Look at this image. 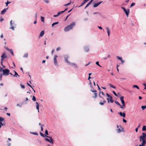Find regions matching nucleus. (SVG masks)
I'll return each instance as SVG.
<instances>
[{"instance_id":"nucleus-1","label":"nucleus","mask_w":146,"mask_h":146,"mask_svg":"<svg viewBox=\"0 0 146 146\" xmlns=\"http://www.w3.org/2000/svg\"><path fill=\"white\" fill-rule=\"evenodd\" d=\"M40 134L41 136L43 137H46L49 139L48 138H44V139L45 141L49 142L50 143H51L52 144H53L54 143V140L51 137L46 135L45 134H44L43 133L41 132H40Z\"/></svg>"},{"instance_id":"nucleus-2","label":"nucleus","mask_w":146,"mask_h":146,"mask_svg":"<svg viewBox=\"0 0 146 146\" xmlns=\"http://www.w3.org/2000/svg\"><path fill=\"white\" fill-rule=\"evenodd\" d=\"M75 23L74 22H72L70 25L64 28V31L65 32H67L72 29L73 27L75 26Z\"/></svg>"},{"instance_id":"nucleus-3","label":"nucleus","mask_w":146,"mask_h":146,"mask_svg":"<svg viewBox=\"0 0 146 146\" xmlns=\"http://www.w3.org/2000/svg\"><path fill=\"white\" fill-rule=\"evenodd\" d=\"M10 70L7 69H4L3 70V75L7 76H8L9 74Z\"/></svg>"},{"instance_id":"nucleus-4","label":"nucleus","mask_w":146,"mask_h":146,"mask_svg":"<svg viewBox=\"0 0 146 146\" xmlns=\"http://www.w3.org/2000/svg\"><path fill=\"white\" fill-rule=\"evenodd\" d=\"M121 8L123 10L126 15L127 17L130 12L129 9H126L124 7H121Z\"/></svg>"},{"instance_id":"nucleus-5","label":"nucleus","mask_w":146,"mask_h":146,"mask_svg":"<svg viewBox=\"0 0 146 146\" xmlns=\"http://www.w3.org/2000/svg\"><path fill=\"white\" fill-rule=\"evenodd\" d=\"M90 91L93 92H95L94 93V96H93L92 97L94 99H95L96 98L97 96V94L96 93L97 92V91L96 90H91Z\"/></svg>"},{"instance_id":"nucleus-6","label":"nucleus","mask_w":146,"mask_h":146,"mask_svg":"<svg viewBox=\"0 0 146 146\" xmlns=\"http://www.w3.org/2000/svg\"><path fill=\"white\" fill-rule=\"evenodd\" d=\"M124 96H122L120 97V100L121 102V103L122 104V106L123 108L125 106V103L124 101L123 100Z\"/></svg>"},{"instance_id":"nucleus-7","label":"nucleus","mask_w":146,"mask_h":146,"mask_svg":"<svg viewBox=\"0 0 146 146\" xmlns=\"http://www.w3.org/2000/svg\"><path fill=\"white\" fill-rule=\"evenodd\" d=\"M1 60L3 61L4 59L7 57V55L6 54L5 52H4L1 56Z\"/></svg>"},{"instance_id":"nucleus-8","label":"nucleus","mask_w":146,"mask_h":146,"mask_svg":"<svg viewBox=\"0 0 146 146\" xmlns=\"http://www.w3.org/2000/svg\"><path fill=\"white\" fill-rule=\"evenodd\" d=\"M69 57L68 55H65L64 56V58L65 62L67 63L68 64H70V62L68 60Z\"/></svg>"},{"instance_id":"nucleus-9","label":"nucleus","mask_w":146,"mask_h":146,"mask_svg":"<svg viewBox=\"0 0 146 146\" xmlns=\"http://www.w3.org/2000/svg\"><path fill=\"white\" fill-rule=\"evenodd\" d=\"M5 49L7 50V51H9L11 53V54L13 56H14V54L13 53V50L12 49H10L7 47H5Z\"/></svg>"},{"instance_id":"nucleus-10","label":"nucleus","mask_w":146,"mask_h":146,"mask_svg":"<svg viewBox=\"0 0 146 146\" xmlns=\"http://www.w3.org/2000/svg\"><path fill=\"white\" fill-rule=\"evenodd\" d=\"M58 57V56L56 55H55L54 56V64L55 66H57V60L56 58Z\"/></svg>"},{"instance_id":"nucleus-11","label":"nucleus","mask_w":146,"mask_h":146,"mask_svg":"<svg viewBox=\"0 0 146 146\" xmlns=\"http://www.w3.org/2000/svg\"><path fill=\"white\" fill-rule=\"evenodd\" d=\"M118 114H119L122 117H125L126 114L124 112L122 113L121 112H120L118 113Z\"/></svg>"},{"instance_id":"nucleus-12","label":"nucleus","mask_w":146,"mask_h":146,"mask_svg":"<svg viewBox=\"0 0 146 146\" xmlns=\"http://www.w3.org/2000/svg\"><path fill=\"white\" fill-rule=\"evenodd\" d=\"M102 1H100L98 3H95L93 5V7H96L98 6L100 4H101L102 2Z\"/></svg>"},{"instance_id":"nucleus-13","label":"nucleus","mask_w":146,"mask_h":146,"mask_svg":"<svg viewBox=\"0 0 146 146\" xmlns=\"http://www.w3.org/2000/svg\"><path fill=\"white\" fill-rule=\"evenodd\" d=\"M84 49L85 52H88L90 50L88 46H84Z\"/></svg>"},{"instance_id":"nucleus-14","label":"nucleus","mask_w":146,"mask_h":146,"mask_svg":"<svg viewBox=\"0 0 146 146\" xmlns=\"http://www.w3.org/2000/svg\"><path fill=\"white\" fill-rule=\"evenodd\" d=\"M117 58L118 59L120 60L121 61L122 64H123L124 62L125 61L123 60L122 58L121 57L117 56Z\"/></svg>"},{"instance_id":"nucleus-15","label":"nucleus","mask_w":146,"mask_h":146,"mask_svg":"<svg viewBox=\"0 0 146 146\" xmlns=\"http://www.w3.org/2000/svg\"><path fill=\"white\" fill-rule=\"evenodd\" d=\"M114 102L116 104L119 106L120 108H121L123 109V108L122 106L117 101H114Z\"/></svg>"},{"instance_id":"nucleus-16","label":"nucleus","mask_w":146,"mask_h":146,"mask_svg":"<svg viewBox=\"0 0 146 146\" xmlns=\"http://www.w3.org/2000/svg\"><path fill=\"white\" fill-rule=\"evenodd\" d=\"M8 8H5L1 12V14L2 15L4 14L8 9Z\"/></svg>"},{"instance_id":"nucleus-17","label":"nucleus","mask_w":146,"mask_h":146,"mask_svg":"<svg viewBox=\"0 0 146 146\" xmlns=\"http://www.w3.org/2000/svg\"><path fill=\"white\" fill-rule=\"evenodd\" d=\"M89 0H84L83 2L82 3V4L79 6L78 7H80L82 6L83 5H84V4H85Z\"/></svg>"},{"instance_id":"nucleus-18","label":"nucleus","mask_w":146,"mask_h":146,"mask_svg":"<svg viewBox=\"0 0 146 146\" xmlns=\"http://www.w3.org/2000/svg\"><path fill=\"white\" fill-rule=\"evenodd\" d=\"M13 21L12 20H11L10 22V25L11 26H16V25L15 24V22L13 21V23H12Z\"/></svg>"},{"instance_id":"nucleus-19","label":"nucleus","mask_w":146,"mask_h":146,"mask_svg":"<svg viewBox=\"0 0 146 146\" xmlns=\"http://www.w3.org/2000/svg\"><path fill=\"white\" fill-rule=\"evenodd\" d=\"M15 72V74L13 75V77H19V75L18 74L17 72L15 71H14Z\"/></svg>"},{"instance_id":"nucleus-20","label":"nucleus","mask_w":146,"mask_h":146,"mask_svg":"<svg viewBox=\"0 0 146 146\" xmlns=\"http://www.w3.org/2000/svg\"><path fill=\"white\" fill-rule=\"evenodd\" d=\"M106 29L107 30V33L108 36H109L110 35V30L108 27H106Z\"/></svg>"},{"instance_id":"nucleus-21","label":"nucleus","mask_w":146,"mask_h":146,"mask_svg":"<svg viewBox=\"0 0 146 146\" xmlns=\"http://www.w3.org/2000/svg\"><path fill=\"white\" fill-rule=\"evenodd\" d=\"M44 34V30L42 31L40 33V35H39V36L42 37L43 36Z\"/></svg>"},{"instance_id":"nucleus-22","label":"nucleus","mask_w":146,"mask_h":146,"mask_svg":"<svg viewBox=\"0 0 146 146\" xmlns=\"http://www.w3.org/2000/svg\"><path fill=\"white\" fill-rule=\"evenodd\" d=\"M36 109L38 110V112H39V105L38 103L37 102H36Z\"/></svg>"},{"instance_id":"nucleus-23","label":"nucleus","mask_w":146,"mask_h":146,"mask_svg":"<svg viewBox=\"0 0 146 146\" xmlns=\"http://www.w3.org/2000/svg\"><path fill=\"white\" fill-rule=\"evenodd\" d=\"M120 127L121 128L122 130H121L120 129H118L117 130V132L118 133H120L121 131H122V130H123V128H121V127L120 125Z\"/></svg>"},{"instance_id":"nucleus-24","label":"nucleus","mask_w":146,"mask_h":146,"mask_svg":"<svg viewBox=\"0 0 146 146\" xmlns=\"http://www.w3.org/2000/svg\"><path fill=\"white\" fill-rule=\"evenodd\" d=\"M142 131H146V125H144L142 128Z\"/></svg>"},{"instance_id":"nucleus-25","label":"nucleus","mask_w":146,"mask_h":146,"mask_svg":"<svg viewBox=\"0 0 146 146\" xmlns=\"http://www.w3.org/2000/svg\"><path fill=\"white\" fill-rule=\"evenodd\" d=\"M142 134L143 135L141 136H142V137L144 138L146 137V134L145 133H143Z\"/></svg>"},{"instance_id":"nucleus-26","label":"nucleus","mask_w":146,"mask_h":146,"mask_svg":"<svg viewBox=\"0 0 146 146\" xmlns=\"http://www.w3.org/2000/svg\"><path fill=\"white\" fill-rule=\"evenodd\" d=\"M58 22H54L52 24V27H53L54 25L58 24Z\"/></svg>"},{"instance_id":"nucleus-27","label":"nucleus","mask_w":146,"mask_h":146,"mask_svg":"<svg viewBox=\"0 0 146 146\" xmlns=\"http://www.w3.org/2000/svg\"><path fill=\"white\" fill-rule=\"evenodd\" d=\"M109 85L110 86V87L111 88H112L114 89L116 88V87L115 86H113V85L111 84H109Z\"/></svg>"},{"instance_id":"nucleus-28","label":"nucleus","mask_w":146,"mask_h":146,"mask_svg":"<svg viewBox=\"0 0 146 146\" xmlns=\"http://www.w3.org/2000/svg\"><path fill=\"white\" fill-rule=\"evenodd\" d=\"M30 133L31 134H33L36 135H38V134L36 132H30Z\"/></svg>"},{"instance_id":"nucleus-29","label":"nucleus","mask_w":146,"mask_h":146,"mask_svg":"<svg viewBox=\"0 0 146 146\" xmlns=\"http://www.w3.org/2000/svg\"><path fill=\"white\" fill-rule=\"evenodd\" d=\"M133 88H136L138 89H139V87L137 85H133Z\"/></svg>"},{"instance_id":"nucleus-30","label":"nucleus","mask_w":146,"mask_h":146,"mask_svg":"<svg viewBox=\"0 0 146 146\" xmlns=\"http://www.w3.org/2000/svg\"><path fill=\"white\" fill-rule=\"evenodd\" d=\"M110 102L111 103H113V102H114V100H113V99H112V97H110Z\"/></svg>"},{"instance_id":"nucleus-31","label":"nucleus","mask_w":146,"mask_h":146,"mask_svg":"<svg viewBox=\"0 0 146 146\" xmlns=\"http://www.w3.org/2000/svg\"><path fill=\"white\" fill-rule=\"evenodd\" d=\"M64 13V11H59L58 13L57 14L59 16L61 14L63 13Z\"/></svg>"},{"instance_id":"nucleus-32","label":"nucleus","mask_w":146,"mask_h":146,"mask_svg":"<svg viewBox=\"0 0 146 146\" xmlns=\"http://www.w3.org/2000/svg\"><path fill=\"white\" fill-rule=\"evenodd\" d=\"M91 3H90V2L87 4L86 7H85L84 9H86L87 7H88L89 5H90Z\"/></svg>"},{"instance_id":"nucleus-33","label":"nucleus","mask_w":146,"mask_h":146,"mask_svg":"<svg viewBox=\"0 0 146 146\" xmlns=\"http://www.w3.org/2000/svg\"><path fill=\"white\" fill-rule=\"evenodd\" d=\"M44 17H42V16H41V21L42 22H43L44 23Z\"/></svg>"},{"instance_id":"nucleus-34","label":"nucleus","mask_w":146,"mask_h":146,"mask_svg":"<svg viewBox=\"0 0 146 146\" xmlns=\"http://www.w3.org/2000/svg\"><path fill=\"white\" fill-rule=\"evenodd\" d=\"M141 108L143 110H144L146 108V106H142L141 107Z\"/></svg>"},{"instance_id":"nucleus-35","label":"nucleus","mask_w":146,"mask_h":146,"mask_svg":"<svg viewBox=\"0 0 146 146\" xmlns=\"http://www.w3.org/2000/svg\"><path fill=\"white\" fill-rule=\"evenodd\" d=\"M28 56V54L27 53H26L24 54V55L23 56V57L25 58H27Z\"/></svg>"},{"instance_id":"nucleus-36","label":"nucleus","mask_w":146,"mask_h":146,"mask_svg":"<svg viewBox=\"0 0 146 146\" xmlns=\"http://www.w3.org/2000/svg\"><path fill=\"white\" fill-rule=\"evenodd\" d=\"M135 5V3H132L131 4V5L130 6V8L132 7L133 6Z\"/></svg>"},{"instance_id":"nucleus-37","label":"nucleus","mask_w":146,"mask_h":146,"mask_svg":"<svg viewBox=\"0 0 146 146\" xmlns=\"http://www.w3.org/2000/svg\"><path fill=\"white\" fill-rule=\"evenodd\" d=\"M71 1H70V2L68 3L67 4H65L64 6H66V7H67L69 5H70V3H71Z\"/></svg>"},{"instance_id":"nucleus-38","label":"nucleus","mask_w":146,"mask_h":146,"mask_svg":"<svg viewBox=\"0 0 146 146\" xmlns=\"http://www.w3.org/2000/svg\"><path fill=\"white\" fill-rule=\"evenodd\" d=\"M4 118L2 117H0V121L2 122L4 120Z\"/></svg>"},{"instance_id":"nucleus-39","label":"nucleus","mask_w":146,"mask_h":146,"mask_svg":"<svg viewBox=\"0 0 146 146\" xmlns=\"http://www.w3.org/2000/svg\"><path fill=\"white\" fill-rule=\"evenodd\" d=\"M20 86H21V88L24 89L25 88V85H22L21 84H20Z\"/></svg>"},{"instance_id":"nucleus-40","label":"nucleus","mask_w":146,"mask_h":146,"mask_svg":"<svg viewBox=\"0 0 146 146\" xmlns=\"http://www.w3.org/2000/svg\"><path fill=\"white\" fill-rule=\"evenodd\" d=\"M71 64L72 65L74 66H75L76 67H77V66L76 65V64H75V63H70V64Z\"/></svg>"},{"instance_id":"nucleus-41","label":"nucleus","mask_w":146,"mask_h":146,"mask_svg":"<svg viewBox=\"0 0 146 146\" xmlns=\"http://www.w3.org/2000/svg\"><path fill=\"white\" fill-rule=\"evenodd\" d=\"M32 100L34 101H36V98L34 96H33V97Z\"/></svg>"},{"instance_id":"nucleus-42","label":"nucleus","mask_w":146,"mask_h":146,"mask_svg":"<svg viewBox=\"0 0 146 146\" xmlns=\"http://www.w3.org/2000/svg\"><path fill=\"white\" fill-rule=\"evenodd\" d=\"M45 135H47H47H48V131H47V129H46L45 130Z\"/></svg>"},{"instance_id":"nucleus-43","label":"nucleus","mask_w":146,"mask_h":146,"mask_svg":"<svg viewBox=\"0 0 146 146\" xmlns=\"http://www.w3.org/2000/svg\"><path fill=\"white\" fill-rule=\"evenodd\" d=\"M96 64L97 65H98V66H100V67H102L101 66H100V64H99V62H98V61H97V62H96Z\"/></svg>"},{"instance_id":"nucleus-44","label":"nucleus","mask_w":146,"mask_h":146,"mask_svg":"<svg viewBox=\"0 0 146 146\" xmlns=\"http://www.w3.org/2000/svg\"><path fill=\"white\" fill-rule=\"evenodd\" d=\"M3 75V74L2 73H0V81H1L2 80V77Z\"/></svg>"},{"instance_id":"nucleus-45","label":"nucleus","mask_w":146,"mask_h":146,"mask_svg":"<svg viewBox=\"0 0 146 146\" xmlns=\"http://www.w3.org/2000/svg\"><path fill=\"white\" fill-rule=\"evenodd\" d=\"M142 143L145 144V145L146 144V140H145V139H143L142 141Z\"/></svg>"},{"instance_id":"nucleus-46","label":"nucleus","mask_w":146,"mask_h":146,"mask_svg":"<svg viewBox=\"0 0 146 146\" xmlns=\"http://www.w3.org/2000/svg\"><path fill=\"white\" fill-rule=\"evenodd\" d=\"M89 84L90 85V87H92V83L91 82V80H89Z\"/></svg>"},{"instance_id":"nucleus-47","label":"nucleus","mask_w":146,"mask_h":146,"mask_svg":"<svg viewBox=\"0 0 146 146\" xmlns=\"http://www.w3.org/2000/svg\"><path fill=\"white\" fill-rule=\"evenodd\" d=\"M112 92L113 93V94H114L116 96H118L117 95V94H116V93H115V92L114 91H112Z\"/></svg>"},{"instance_id":"nucleus-48","label":"nucleus","mask_w":146,"mask_h":146,"mask_svg":"<svg viewBox=\"0 0 146 146\" xmlns=\"http://www.w3.org/2000/svg\"><path fill=\"white\" fill-rule=\"evenodd\" d=\"M10 3H11L10 2H9L8 1L7 2L5 3V4H6V6H7L8 5V4Z\"/></svg>"},{"instance_id":"nucleus-49","label":"nucleus","mask_w":146,"mask_h":146,"mask_svg":"<svg viewBox=\"0 0 146 146\" xmlns=\"http://www.w3.org/2000/svg\"><path fill=\"white\" fill-rule=\"evenodd\" d=\"M106 96H107V97H108L109 98L111 97V96H110L108 93H106Z\"/></svg>"},{"instance_id":"nucleus-50","label":"nucleus","mask_w":146,"mask_h":146,"mask_svg":"<svg viewBox=\"0 0 146 146\" xmlns=\"http://www.w3.org/2000/svg\"><path fill=\"white\" fill-rule=\"evenodd\" d=\"M145 144L143 143H141V144H140L139 146H145Z\"/></svg>"},{"instance_id":"nucleus-51","label":"nucleus","mask_w":146,"mask_h":146,"mask_svg":"<svg viewBox=\"0 0 146 146\" xmlns=\"http://www.w3.org/2000/svg\"><path fill=\"white\" fill-rule=\"evenodd\" d=\"M14 26H11V27L10 28V29H11L13 30H14Z\"/></svg>"},{"instance_id":"nucleus-52","label":"nucleus","mask_w":146,"mask_h":146,"mask_svg":"<svg viewBox=\"0 0 146 146\" xmlns=\"http://www.w3.org/2000/svg\"><path fill=\"white\" fill-rule=\"evenodd\" d=\"M123 121L125 123H126L127 122L126 120H125L124 119H123Z\"/></svg>"},{"instance_id":"nucleus-53","label":"nucleus","mask_w":146,"mask_h":146,"mask_svg":"<svg viewBox=\"0 0 146 146\" xmlns=\"http://www.w3.org/2000/svg\"><path fill=\"white\" fill-rule=\"evenodd\" d=\"M140 140H142V141H143V139H144V138L142 137V136H140Z\"/></svg>"},{"instance_id":"nucleus-54","label":"nucleus","mask_w":146,"mask_h":146,"mask_svg":"<svg viewBox=\"0 0 146 146\" xmlns=\"http://www.w3.org/2000/svg\"><path fill=\"white\" fill-rule=\"evenodd\" d=\"M17 106H19L20 107H22V105H20L19 104H17Z\"/></svg>"},{"instance_id":"nucleus-55","label":"nucleus","mask_w":146,"mask_h":146,"mask_svg":"<svg viewBox=\"0 0 146 146\" xmlns=\"http://www.w3.org/2000/svg\"><path fill=\"white\" fill-rule=\"evenodd\" d=\"M101 93V92L100 91V92H99V95H98V96L100 98H102V97L100 95V94Z\"/></svg>"},{"instance_id":"nucleus-56","label":"nucleus","mask_w":146,"mask_h":146,"mask_svg":"<svg viewBox=\"0 0 146 146\" xmlns=\"http://www.w3.org/2000/svg\"><path fill=\"white\" fill-rule=\"evenodd\" d=\"M88 20V18H85L84 19V21H86Z\"/></svg>"},{"instance_id":"nucleus-57","label":"nucleus","mask_w":146,"mask_h":146,"mask_svg":"<svg viewBox=\"0 0 146 146\" xmlns=\"http://www.w3.org/2000/svg\"><path fill=\"white\" fill-rule=\"evenodd\" d=\"M99 104L101 105H103L104 104V103L103 102H101L99 103Z\"/></svg>"},{"instance_id":"nucleus-58","label":"nucleus","mask_w":146,"mask_h":146,"mask_svg":"<svg viewBox=\"0 0 146 146\" xmlns=\"http://www.w3.org/2000/svg\"><path fill=\"white\" fill-rule=\"evenodd\" d=\"M98 28H99L101 30L103 29L102 28L101 26H98Z\"/></svg>"},{"instance_id":"nucleus-59","label":"nucleus","mask_w":146,"mask_h":146,"mask_svg":"<svg viewBox=\"0 0 146 146\" xmlns=\"http://www.w3.org/2000/svg\"><path fill=\"white\" fill-rule=\"evenodd\" d=\"M44 1L47 3H48L49 1L48 0H44Z\"/></svg>"},{"instance_id":"nucleus-60","label":"nucleus","mask_w":146,"mask_h":146,"mask_svg":"<svg viewBox=\"0 0 146 146\" xmlns=\"http://www.w3.org/2000/svg\"><path fill=\"white\" fill-rule=\"evenodd\" d=\"M60 49V48L59 47H58L56 49V51H58Z\"/></svg>"},{"instance_id":"nucleus-61","label":"nucleus","mask_w":146,"mask_h":146,"mask_svg":"<svg viewBox=\"0 0 146 146\" xmlns=\"http://www.w3.org/2000/svg\"><path fill=\"white\" fill-rule=\"evenodd\" d=\"M43 126V125H41V126H40V127H41V130L42 131H43V127H42V126Z\"/></svg>"},{"instance_id":"nucleus-62","label":"nucleus","mask_w":146,"mask_h":146,"mask_svg":"<svg viewBox=\"0 0 146 146\" xmlns=\"http://www.w3.org/2000/svg\"><path fill=\"white\" fill-rule=\"evenodd\" d=\"M27 85L28 86H29V87H31V88L32 87V86L30 84H29L28 83H27Z\"/></svg>"},{"instance_id":"nucleus-63","label":"nucleus","mask_w":146,"mask_h":146,"mask_svg":"<svg viewBox=\"0 0 146 146\" xmlns=\"http://www.w3.org/2000/svg\"><path fill=\"white\" fill-rule=\"evenodd\" d=\"M35 19H36V20H37V13H36L35 14Z\"/></svg>"},{"instance_id":"nucleus-64","label":"nucleus","mask_w":146,"mask_h":146,"mask_svg":"<svg viewBox=\"0 0 146 146\" xmlns=\"http://www.w3.org/2000/svg\"><path fill=\"white\" fill-rule=\"evenodd\" d=\"M3 68L0 66V72H1V71L3 72Z\"/></svg>"}]
</instances>
